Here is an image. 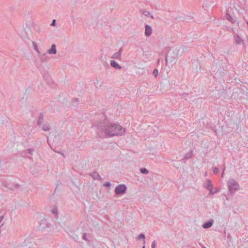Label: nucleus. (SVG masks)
<instances>
[{"label": "nucleus", "mask_w": 248, "mask_h": 248, "mask_svg": "<svg viewBox=\"0 0 248 248\" xmlns=\"http://www.w3.org/2000/svg\"><path fill=\"white\" fill-rule=\"evenodd\" d=\"M103 121L97 122L94 124L96 128L97 135L101 136L105 134L108 137L123 135L125 132V128L121 125L116 123H111L109 120L103 115Z\"/></svg>", "instance_id": "nucleus-1"}, {"label": "nucleus", "mask_w": 248, "mask_h": 248, "mask_svg": "<svg viewBox=\"0 0 248 248\" xmlns=\"http://www.w3.org/2000/svg\"><path fill=\"white\" fill-rule=\"evenodd\" d=\"M239 185L233 178H230L228 181V188L231 193L234 194L239 189Z\"/></svg>", "instance_id": "nucleus-2"}, {"label": "nucleus", "mask_w": 248, "mask_h": 248, "mask_svg": "<svg viewBox=\"0 0 248 248\" xmlns=\"http://www.w3.org/2000/svg\"><path fill=\"white\" fill-rule=\"evenodd\" d=\"M126 190V186L124 184H120L117 186L115 188V193L117 195H124Z\"/></svg>", "instance_id": "nucleus-3"}, {"label": "nucleus", "mask_w": 248, "mask_h": 248, "mask_svg": "<svg viewBox=\"0 0 248 248\" xmlns=\"http://www.w3.org/2000/svg\"><path fill=\"white\" fill-rule=\"evenodd\" d=\"M204 187L210 192V193L208 194V196H211L214 194V192H213V186L212 185L211 181L210 179H208L207 180V182L205 184Z\"/></svg>", "instance_id": "nucleus-4"}, {"label": "nucleus", "mask_w": 248, "mask_h": 248, "mask_svg": "<svg viewBox=\"0 0 248 248\" xmlns=\"http://www.w3.org/2000/svg\"><path fill=\"white\" fill-rule=\"evenodd\" d=\"M2 185L6 188L13 190L14 188L18 189L20 187V185L18 184H13L12 185L8 184L6 181L2 182Z\"/></svg>", "instance_id": "nucleus-5"}, {"label": "nucleus", "mask_w": 248, "mask_h": 248, "mask_svg": "<svg viewBox=\"0 0 248 248\" xmlns=\"http://www.w3.org/2000/svg\"><path fill=\"white\" fill-rule=\"evenodd\" d=\"M122 51L123 49L122 47H121L118 52L114 53L112 55L111 58L116 59L118 60H121V55Z\"/></svg>", "instance_id": "nucleus-6"}, {"label": "nucleus", "mask_w": 248, "mask_h": 248, "mask_svg": "<svg viewBox=\"0 0 248 248\" xmlns=\"http://www.w3.org/2000/svg\"><path fill=\"white\" fill-rule=\"evenodd\" d=\"M152 33V29L151 27L148 25H146L145 30V35L146 36H149L151 35Z\"/></svg>", "instance_id": "nucleus-7"}, {"label": "nucleus", "mask_w": 248, "mask_h": 248, "mask_svg": "<svg viewBox=\"0 0 248 248\" xmlns=\"http://www.w3.org/2000/svg\"><path fill=\"white\" fill-rule=\"evenodd\" d=\"M214 223V221L213 220H210L207 222H204L202 225V228L204 229H208L212 227Z\"/></svg>", "instance_id": "nucleus-8"}, {"label": "nucleus", "mask_w": 248, "mask_h": 248, "mask_svg": "<svg viewBox=\"0 0 248 248\" xmlns=\"http://www.w3.org/2000/svg\"><path fill=\"white\" fill-rule=\"evenodd\" d=\"M47 53L49 54H55L57 53L56 46L54 44L51 45L50 49L47 50Z\"/></svg>", "instance_id": "nucleus-9"}, {"label": "nucleus", "mask_w": 248, "mask_h": 248, "mask_svg": "<svg viewBox=\"0 0 248 248\" xmlns=\"http://www.w3.org/2000/svg\"><path fill=\"white\" fill-rule=\"evenodd\" d=\"M110 64L115 69H121L122 68V67L114 60L110 61Z\"/></svg>", "instance_id": "nucleus-10"}, {"label": "nucleus", "mask_w": 248, "mask_h": 248, "mask_svg": "<svg viewBox=\"0 0 248 248\" xmlns=\"http://www.w3.org/2000/svg\"><path fill=\"white\" fill-rule=\"evenodd\" d=\"M234 40L237 44H241L243 43V40L241 38V37L237 34H236L234 37Z\"/></svg>", "instance_id": "nucleus-11"}, {"label": "nucleus", "mask_w": 248, "mask_h": 248, "mask_svg": "<svg viewBox=\"0 0 248 248\" xmlns=\"http://www.w3.org/2000/svg\"><path fill=\"white\" fill-rule=\"evenodd\" d=\"M31 245H32L31 244V238H26L23 243V247L27 246L29 248H31Z\"/></svg>", "instance_id": "nucleus-12"}, {"label": "nucleus", "mask_w": 248, "mask_h": 248, "mask_svg": "<svg viewBox=\"0 0 248 248\" xmlns=\"http://www.w3.org/2000/svg\"><path fill=\"white\" fill-rule=\"evenodd\" d=\"M82 239L84 240L88 244L90 245V241L89 238V236L86 233H84L82 235Z\"/></svg>", "instance_id": "nucleus-13"}, {"label": "nucleus", "mask_w": 248, "mask_h": 248, "mask_svg": "<svg viewBox=\"0 0 248 248\" xmlns=\"http://www.w3.org/2000/svg\"><path fill=\"white\" fill-rule=\"evenodd\" d=\"M226 18L231 23H234V20L233 18L228 13L226 14Z\"/></svg>", "instance_id": "nucleus-14"}, {"label": "nucleus", "mask_w": 248, "mask_h": 248, "mask_svg": "<svg viewBox=\"0 0 248 248\" xmlns=\"http://www.w3.org/2000/svg\"><path fill=\"white\" fill-rule=\"evenodd\" d=\"M192 154H193V151L190 150L188 153H187V154H186L185 155L184 158L185 159H189L191 157Z\"/></svg>", "instance_id": "nucleus-15"}, {"label": "nucleus", "mask_w": 248, "mask_h": 248, "mask_svg": "<svg viewBox=\"0 0 248 248\" xmlns=\"http://www.w3.org/2000/svg\"><path fill=\"white\" fill-rule=\"evenodd\" d=\"M43 122V116L42 114H40L38 119L37 123L38 125L41 124Z\"/></svg>", "instance_id": "nucleus-16"}, {"label": "nucleus", "mask_w": 248, "mask_h": 248, "mask_svg": "<svg viewBox=\"0 0 248 248\" xmlns=\"http://www.w3.org/2000/svg\"><path fill=\"white\" fill-rule=\"evenodd\" d=\"M142 14H143V15L144 16H145L146 17L151 16V17L152 18H153V19L154 18L153 16L151 15L149 11H145H145H143Z\"/></svg>", "instance_id": "nucleus-17"}, {"label": "nucleus", "mask_w": 248, "mask_h": 248, "mask_svg": "<svg viewBox=\"0 0 248 248\" xmlns=\"http://www.w3.org/2000/svg\"><path fill=\"white\" fill-rule=\"evenodd\" d=\"M42 128L44 131H46L50 129V126L47 124H45L42 125Z\"/></svg>", "instance_id": "nucleus-18"}, {"label": "nucleus", "mask_w": 248, "mask_h": 248, "mask_svg": "<svg viewBox=\"0 0 248 248\" xmlns=\"http://www.w3.org/2000/svg\"><path fill=\"white\" fill-rule=\"evenodd\" d=\"M140 239H143V243L145 244V235L143 233H140V234L139 235V236H138V238H137V239L138 240H140Z\"/></svg>", "instance_id": "nucleus-19"}, {"label": "nucleus", "mask_w": 248, "mask_h": 248, "mask_svg": "<svg viewBox=\"0 0 248 248\" xmlns=\"http://www.w3.org/2000/svg\"><path fill=\"white\" fill-rule=\"evenodd\" d=\"M151 56V54L149 51H145L144 53V57L145 59H149Z\"/></svg>", "instance_id": "nucleus-20"}, {"label": "nucleus", "mask_w": 248, "mask_h": 248, "mask_svg": "<svg viewBox=\"0 0 248 248\" xmlns=\"http://www.w3.org/2000/svg\"><path fill=\"white\" fill-rule=\"evenodd\" d=\"M32 44H33V46L34 49L35 51H36V52H37V53H38V55H39V54H40V51H39V49H38V47H37V46L35 42H32Z\"/></svg>", "instance_id": "nucleus-21"}, {"label": "nucleus", "mask_w": 248, "mask_h": 248, "mask_svg": "<svg viewBox=\"0 0 248 248\" xmlns=\"http://www.w3.org/2000/svg\"><path fill=\"white\" fill-rule=\"evenodd\" d=\"M140 172L143 174H148L149 173L148 170L145 168H141L140 169Z\"/></svg>", "instance_id": "nucleus-22"}, {"label": "nucleus", "mask_w": 248, "mask_h": 248, "mask_svg": "<svg viewBox=\"0 0 248 248\" xmlns=\"http://www.w3.org/2000/svg\"><path fill=\"white\" fill-rule=\"evenodd\" d=\"M213 172L215 174H217L219 172V169L217 167H214L213 168Z\"/></svg>", "instance_id": "nucleus-23"}, {"label": "nucleus", "mask_w": 248, "mask_h": 248, "mask_svg": "<svg viewBox=\"0 0 248 248\" xmlns=\"http://www.w3.org/2000/svg\"><path fill=\"white\" fill-rule=\"evenodd\" d=\"M51 212L52 214L55 215L58 214V210L56 207H54L51 210Z\"/></svg>", "instance_id": "nucleus-24"}, {"label": "nucleus", "mask_w": 248, "mask_h": 248, "mask_svg": "<svg viewBox=\"0 0 248 248\" xmlns=\"http://www.w3.org/2000/svg\"><path fill=\"white\" fill-rule=\"evenodd\" d=\"M91 176L94 179L97 178L98 177H99V175L96 172H94L92 174Z\"/></svg>", "instance_id": "nucleus-25"}, {"label": "nucleus", "mask_w": 248, "mask_h": 248, "mask_svg": "<svg viewBox=\"0 0 248 248\" xmlns=\"http://www.w3.org/2000/svg\"><path fill=\"white\" fill-rule=\"evenodd\" d=\"M34 151V148H29L28 149V152L30 155H32Z\"/></svg>", "instance_id": "nucleus-26"}, {"label": "nucleus", "mask_w": 248, "mask_h": 248, "mask_svg": "<svg viewBox=\"0 0 248 248\" xmlns=\"http://www.w3.org/2000/svg\"><path fill=\"white\" fill-rule=\"evenodd\" d=\"M153 74L156 77L158 75V70L156 69H154L153 72Z\"/></svg>", "instance_id": "nucleus-27"}, {"label": "nucleus", "mask_w": 248, "mask_h": 248, "mask_svg": "<svg viewBox=\"0 0 248 248\" xmlns=\"http://www.w3.org/2000/svg\"><path fill=\"white\" fill-rule=\"evenodd\" d=\"M56 20L55 19H53L52 20V22L51 24V26H56Z\"/></svg>", "instance_id": "nucleus-28"}, {"label": "nucleus", "mask_w": 248, "mask_h": 248, "mask_svg": "<svg viewBox=\"0 0 248 248\" xmlns=\"http://www.w3.org/2000/svg\"><path fill=\"white\" fill-rule=\"evenodd\" d=\"M104 186H111V184H110V182H107V183H105L104 184Z\"/></svg>", "instance_id": "nucleus-29"}, {"label": "nucleus", "mask_w": 248, "mask_h": 248, "mask_svg": "<svg viewBox=\"0 0 248 248\" xmlns=\"http://www.w3.org/2000/svg\"><path fill=\"white\" fill-rule=\"evenodd\" d=\"M155 241H154L152 243V244H151V248H155Z\"/></svg>", "instance_id": "nucleus-30"}, {"label": "nucleus", "mask_w": 248, "mask_h": 248, "mask_svg": "<svg viewBox=\"0 0 248 248\" xmlns=\"http://www.w3.org/2000/svg\"><path fill=\"white\" fill-rule=\"evenodd\" d=\"M219 191V188H216V189L215 190H213V192H214V194L217 193V192H218Z\"/></svg>", "instance_id": "nucleus-31"}, {"label": "nucleus", "mask_w": 248, "mask_h": 248, "mask_svg": "<svg viewBox=\"0 0 248 248\" xmlns=\"http://www.w3.org/2000/svg\"><path fill=\"white\" fill-rule=\"evenodd\" d=\"M3 219V217L2 216H0V223L1 222Z\"/></svg>", "instance_id": "nucleus-32"}, {"label": "nucleus", "mask_w": 248, "mask_h": 248, "mask_svg": "<svg viewBox=\"0 0 248 248\" xmlns=\"http://www.w3.org/2000/svg\"><path fill=\"white\" fill-rule=\"evenodd\" d=\"M224 170H225V168L223 169V172H222V173L221 174V177H223Z\"/></svg>", "instance_id": "nucleus-33"}, {"label": "nucleus", "mask_w": 248, "mask_h": 248, "mask_svg": "<svg viewBox=\"0 0 248 248\" xmlns=\"http://www.w3.org/2000/svg\"><path fill=\"white\" fill-rule=\"evenodd\" d=\"M78 101H79V100H78V98H75V101H74V102H76L77 103V102H78Z\"/></svg>", "instance_id": "nucleus-34"}, {"label": "nucleus", "mask_w": 248, "mask_h": 248, "mask_svg": "<svg viewBox=\"0 0 248 248\" xmlns=\"http://www.w3.org/2000/svg\"><path fill=\"white\" fill-rule=\"evenodd\" d=\"M142 248H145V245H143V247H142Z\"/></svg>", "instance_id": "nucleus-35"}, {"label": "nucleus", "mask_w": 248, "mask_h": 248, "mask_svg": "<svg viewBox=\"0 0 248 248\" xmlns=\"http://www.w3.org/2000/svg\"><path fill=\"white\" fill-rule=\"evenodd\" d=\"M29 158L30 159H32V157H30H30H29Z\"/></svg>", "instance_id": "nucleus-36"}, {"label": "nucleus", "mask_w": 248, "mask_h": 248, "mask_svg": "<svg viewBox=\"0 0 248 248\" xmlns=\"http://www.w3.org/2000/svg\"><path fill=\"white\" fill-rule=\"evenodd\" d=\"M165 61H166V62H167V57L165 58Z\"/></svg>", "instance_id": "nucleus-37"}, {"label": "nucleus", "mask_w": 248, "mask_h": 248, "mask_svg": "<svg viewBox=\"0 0 248 248\" xmlns=\"http://www.w3.org/2000/svg\"><path fill=\"white\" fill-rule=\"evenodd\" d=\"M206 248L205 247H204H204H203V248Z\"/></svg>", "instance_id": "nucleus-38"}]
</instances>
